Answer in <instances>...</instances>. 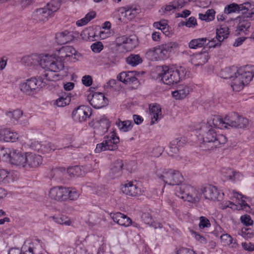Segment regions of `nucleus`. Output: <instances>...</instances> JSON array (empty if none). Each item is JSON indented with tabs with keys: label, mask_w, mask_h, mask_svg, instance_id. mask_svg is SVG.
Returning a JSON list of instances; mask_svg holds the SVG:
<instances>
[{
	"label": "nucleus",
	"mask_w": 254,
	"mask_h": 254,
	"mask_svg": "<svg viewBox=\"0 0 254 254\" xmlns=\"http://www.w3.org/2000/svg\"><path fill=\"white\" fill-rule=\"evenodd\" d=\"M199 138L202 141L200 147L203 150H211L219 147L227 142L226 137L222 134H217L213 128L208 126L206 124L201 123L200 125Z\"/></svg>",
	"instance_id": "f257e3e1"
},
{
	"label": "nucleus",
	"mask_w": 254,
	"mask_h": 254,
	"mask_svg": "<svg viewBox=\"0 0 254 254\" xmlns=\"http://www.w3.org/2000/svg\"><path fill=\"white\" fill-rule=\"evenodd\" d=\"M158 76L166 84L172 85L179 82L187 74V70L180 66L176 68L168 66H158L156 67Z\"/></svg>",
	"instance_id": "f03ea898"
},
{
	"label": "nucleus",
	"mask_w": 254,
	"mask_h": 254,
	"mask_svg": "<svg viewBox=\"0 0 254 254\" xmlns=\"http://www.w3.org/2000/svg\"><path fill=\"white\" fill-rule=\"evenodd\" d=\"M254 76V65H246L239 68L231 79V86L233 91L239 92L248 84Z\"/></svg>",
	"instance_id": "7ed1b4c3"
},
{
	"label": "nucleus",
	"mask_w": 254,
	"mask_h": 254,
	"mask_svg": "<svg viewBox=\"0 0 254 254\" xmlns=\"http://www.w3.org/2000/svg\"><path fill=\"white\" fill-rule=\"evenodd\" d=\"M178 44L175 42H168L149 49L146 52V57L152 61H163L167 59L171 53L176 49Z\"/></svg>",
	"instance_id": "20e7f679"
},
{
	"label": "nucleus",
	"mask_w": 254,
	"mask_h": 254,
	"mask_svg": "<svg viewBox=\"0 0 254 254\" xmlns=\"http://www.w3.org/2000/svg\"><path fill=\"white\" fill-rule=\"evenodd\" d=\"M175 193L178 197L192 203L199 202L202 197L201 189L187 184L177 187Z\"/></svg>",
	"instance_id": "39448f33"
},
{
	"label": "nucleus",
	"mask_w": 254,
	"mask_h": 254,
	"mask_svg": "<svg viewBox=\"0 0 254 254\" xmlns=\"http://www.w3.org/2000/svg\"><path fill=\"white\" fill-rule=\"evenodd\" d=\"M156 176L160 181L171 186L179 185L184 180L182 175L179 171L172 169H157Z\"/></svg>",
	"instance_id": "423d86ee"
},
{
	"label": "nucleus",
	"mask_w": 254,
	"mask_h": 254,
	"mask_svg": "<svg viewBox=\"0 0 254 254\" xmlns=\"http://www.w3.org/2000/svg\"><path fill=\"white\" fill-rule=\"evenodd\" d=\"M225 193L231 200L228 201L223 205V208L229 207L233 210H244L246 211L250 210V206L244 199L245 196L234 190H228Z\"/></svg>",
	"instance_id": "0eeeda50"
},
{
	"label": "nucleus",
	"mask_w": 254,
	"mask_h": 254,
	"mask_svg": "<svg viewBox=\"0 0 254 254\" xmlns=\"http://www.w3.org/2000/svg\"><path fill=\"white\" fill-rule=\"evenodd\" d=\"M51 73H44L42 76L37 78L33 77L26 80L20 84L21 90L27 94H30L31 91L37 89L39 87H42L46 84V81H52L53 78L49 76Z\"/></svg>",
	"instance_id": "6e6552de"
},
{
	"label": "nucleus",
	"mask_w": 254,
	"mask_h": 254,
	"mask_svg": "<svg viewBox=\"0 0 254 254\" xmlns=\"http://www.w3.org/2000/svg\"><path fill=\"white\" fill-rule=\"evenodd\" d=\"M62 59L58 58L53 57L48 55H43L41 61L40 66L43 68L48 69L49 71L45 73H51L49 74L50 77L55 80L53 76L52 72L59 71L64 68V64Z\"/></svg>",
	"instance_id": "1a4fd4ad"
},
{
	"label": "nucleus",
	"mask_w": 254,
	"mask_h": 254,
	"mask_svg": "<svg viewBox=\"0 0 254 254\" xmlns=\"http://www.w3.org/2000/svg\"><path fill=\"white\" fill-rule=\"evenodd\" d=\"M120 140L114 132L104 136L103 141L96 145L95 153H100L106 150L113 151L118 148Z\"/></svg>",
	"instance_id": "9d476101"
},
{
	"label": "nucleus",
	"mask_w": 254,
	"mask_h": 254,
	"mask_svg": "<svg viewBox=\"0 0 254 254\" xmlns=\"http://www.w3.org/2000/svg\"><path fill=\"white\" fill-rule=\"evenodd\" d=\"M242 11L247 17H252L254 13V7L251 5L250 2H245L241 4L232 3L227 5L224 10L225 14H229L232 13Z\"/></svg>",
	"instance_id": "9b49d317"
},
{
	"label": "nucleus",
	"mask_w": 254,
	"mask_h": 254,
	"mask_svg": "<svg viewBox=\"0 0 254 254\" xmlns=\"http://www.w3.org/2000/svg\"><path fill=\"white\" fill-rule=\"evenodd\" d=\"M122 192L130 196H136L141 195L144 192L143 188L140 183L136 181H130L121 187Z\"/></svg>",
	"instance_id": "f8f14e48"
},
{
	"label": "nucleus",
	"mask_w": 254,
	"mask_h": 254,
	"mask_svg": "<svg viewBox=\"0 0 254 254\" xmlns=\"http://www.w3.org/2000/svg\"><path fill=\"white\" fill-rule=\"evenodd\" d=\"M88 100L90 105L95 109L102 108L108 104V100L104 94L101 92H95L88 96Z\"/></svg>",
	"instance_id": "ddd939ff"
},
{
	"label": "nucleus",
	"mask_w": 254,
	"mask_h": 254,
	"mask_svg": "<svg viewBox=\"0 0 254 254\" xmlns=\"http://www.w3.org/2000/svg\"><path fill=\"white\" fill-rule=\"evenodd\" d=\"M91 115V110L88 106L81 105L75 108L72 112V118L76 122H82Z\"/></svg>",
	"instance_id": "4468645a"
},
{
	"label": "nucleus",
	"mask_w": 254,
	"mask_h": 254,
	"mask_svg": "<svg viewBox=\"0 0 254 254\" xmlns=\"http://www.w3.org/2000/svg\"><path fill=\"white\" fill-rule=\"evenodd\" d=\"M30 148L37 152L42 153H49L57 149V146L48 141L38 142L34 141L31 142Z\"/></svg>",
	"instance_id": "2eb2a0df"
},
{
	"label": "nucleus",
	"mask_w": 254,
	"mask_h": 254,
	"mask_svg": "<svg viewBox=\"0 0 254 254\" xmlns=\"http://www.w3.org/2000/svg\"><path fill=\"white\" fill-rule=\"evenodd\" d=\"M201 193L206 199L210 200H219L222 198L218 189L211 185H208L202 188Z\"/></svg>",
	"instance_id": "dca6fc26"
},
{
	"label": "nucleus",
	"mask_w": 254,
	"mask_h": 254,
	"mask_svg": "<svg viewBox=\"0 0 254 254\" xmlns=\"http://www.w3.org/2000/svg\"><path fill=\"white\" fill-rule=\"evenodd\" d=\"M227 121L229 126L237 128H245L249 124L247 119L239 116L237 113L229 116V119Z\"/></svg>",
	"instance_id": "f3484780"
},
{
	"label": "nucleus",
	"mask_w": 254,
	"mask_h": 254,
	"mask_svg": "<svg viewBox=\"0 0 254 254\" xmlns=\"http://www.w3.org/2000/svg\"><path fill=\"white\" fill-rule=\"evenodd\" d=\"M79 57V54L71 46L63 47L59 51V58L63 61H68L72 58L77 60Z\"/></svg>",
	"instance_id": "a211bd4d"
},
{
	"label": "nucleus",
	"mask_w": 254,
	"mask_h": 254,
	"mask_svg": "<svg viewBox=\"0 0 254 254\" xmlns=\"http://www.w3.org/2000/svg\"><path fill=\"white\" fill-rule=\"evenodd\" d=\"M229 119V116L225 117L224 119H223L219 116H212L208 120L207 123H205L208 126L213 128V127L215 128L220 129H223L227 128L228 124H227V120Z\"/></svg>",
	"instance_id": "6ab92c4d"
},
{
	"label": "nucleus",
	"mask_w": 254,
	"mask_h": 254,
	"mask_svg": "<svg viewBox=\"0 0 254 254\" xmlns=\"http://www.w3.org/2000/svg\"><path fill=\"white\" fill-rule=\"evenodd\" d=\"M27 157V153L12 149L10 161L12 164L24 168Z\"/></svg>",
	"instance_id": "aec40b11"
},
{
	"label": "nucleus",
	"mask_w": 254,
	"mask_h": 254,
	"mask_svg": "<svg viewBox=\"0 0 254 254\" xmlns=\"http://www.w3.org/2000/svg\"><path fill=\"white\" fill-rule=\"evenodd\" d=\"M65 187H54L52 188L49 191L48 196L51 199L57 201L65 200Z\"/></svg>",
	"instance_id": "412c9836"
},
{
	"label": "nucleus",
	"mask_w": 254,
	"mask_h": 254,
	"mask_svg": "<svg viewBox=\"0 0 254 254\" xmlns=\"http://www.w3.org/2000/svg\"><path fill=\"white\" fill-rule=\"evenodd\" d=\"M26 159L24 168L26 169L36 168L42 163V156L32 153H27Z\"/></svg>",
	"instance_id": "4be33fe9"
},
{
	"label": "nucleus",
	"mask_w": 254,
	"mask_h": 254,
	"mask_svg": "<svg viewBox=\"0 0 254 254\" xmlns=\"http://www.w3.org/2000/svg\"><path fill=\"white\" fill-rule=\"evenodd\" d=\"M17 179V174L12 171L0 169V184L7 185L13 183Z\"/></svg>",
	"instance_id": "5701e85b"
},
{
	"label": "nucleus",
	"mask_w": 254,
	"mask_h": 254,
	"mask_svg": "<svg viewBox=\"0 0 254 254\" xmlns=\"http://www.w3.org/2000/svg\"><path fill=\"white\" fill-rule=\"evenodd\" d=\"M110 216L115 222L123 226L128 227L132 223L130 218L121 212L111 213Z\"/></svg>",
	"instance_id": "b1692460"
},
{
	"label": "nucleus",
	"mask_w": 254,
	"mask_h": 254,
	"mask_svg": "<svg viewBox=\"0 0 254 254\" xmlns=\"http://www.w3.org/2000/svg\"><path fill=\"white\" fill-rule=\"evenodd\" d=\"M192 89L190 85H180L176 90L172 92V95L176 100L183 99L188 96Z\"/></svg>",
	"instance_id": "393cba45"
},
{
	"label": "nucleus",
	"mask_w": 254,
	"mask_h": 254,
	"mask_svg": "<svg viewBox=\"0 0 254 254\" xmlns=\"http://www.w3.org/2000/svg\"><path fill=\"white\" fill-rule=\"evenodd\" d=\"M51 16L48 9L44 7L35 10L33 13L32 18L37 22H45Z\"/></svg>",
	"instance_id": "a878e982"
},
{
	"label": "nucleus",
	"mask_w": 254,
	"mask_h": 254,
	"mask_svg": "<svg viewBox=\"0 0 254 254\" xmlns=\"http://www.w3.org/2000/svg\"><path fill=\"white\" fill-rule=\"evenodd\" d=\"M18 138L17 133L12 131L9 128L0 129V141L4 142H15Z\"/></svg>",
	"instance_id": "bb28decb"
},
{
	"label": "nucleus",
	"mask_w": 254,
	"mask_h": 254,
	"mask_svg": "<svg viewBox=\"0 0 254 254\" xmlns=\"http://www.w3.org/2000/svg\"><path fill=\"white\" fill-rule=\"evenodd\" d=\"M149 115L151 118V125H153L162 118L161 108L159 105L155 104L149 107Z\"/></svg>",
	"instance_id": "cd10ccee"
},
{
	"label": "nucleus",
	"mask_w": 254,
	"mask_h": 254,
	"mask_svg": "<svg viewBox=\"0 0 254 254\" xmlns=\"http://www.w3.org/2000/svg\"><path fill=\"white\" fill-rule=\"evenodd\" d=\"M136 75V72L135 71H123L118 75L117 78L120 81L127 84L137 80Z\"/></svg>",
	"instance_id": "c85d7f7f"
},
{
	"label": "nucleus",
	"mask_w": 254,
	"mask_h": 254,
	"mask_svg": "<svg viewBox=\"0 0 254 254\" xmlns=\"http://www.w3.org/2000/svg\"><path fill=\"white\" fill-rule=\"evenodd\" d=\"M74 38L72 32L67 30L57 33L56 34V41L60 45L65 44L69 42L72 41Z\"/></svg>",
	"instance_id": "c756f323"
},
{
	"label": "nucleus",
	"mask_w": 254,
	"mask_h": 254,
	"mask_svg": "<svg viewBox=\"0 0 254 254\" xmlns=\"http://www.w3.org/2000/svg\"><path fill=\"white\" fill-rule=\"evenodd\" d=\"M43 55H38L37 54H32L24 56L21 62L23 64L27 66H34L37 64L40 65L41 61Z\"/></svg>",
	"instance_id": "7c9ffc66"
},
{
	"label": "nucleus",
	"mask_w": 254,
	"mask_h": 254,
	"mask_svg": "<svg viewBox=\"0 0 254 254\" xmlns=\"http://www.w3.org/2000/svg\"><path fill=\"white\" fill-rule=\"evenodd\" d=\"M185 4L184 0H174L165 6L164 12L167 14L174 13L177 9L182 8Z\"/></svg>",
	"instance_id": "2f4dec72"
},
{
	"label": "nucleus",
	"mask_w": 254,
	"mask_h": 254,
	"mask_svg": "<svg viewBox=\"0 0 254 254\" xmlns=\"http://www.w3.org/2000/svg\"><path fill=\"white\" fill-rule=\"evenodd\" d=\"M186 143L185 138L182 137H179L172 140L169 145L170 152L174 154L178 153L180 148L183 147Z\"/></svg>",
	"instance_id": "473e14b6"
},
{
	"label": "nucleus",
	"mask_w": 254,
	"mask_h": 254,
	"mask_svg": "<svg viewBox=\"0 0 254 254\" xmlns=\"http://www.w3.org/2000/svg\"><path fill=\"white\" fill-rule=\"evenodd\" d=\"M209 59L208 54L206 52L199 53L194 56L191 59V62L196 67L205 64Z\"/></svg>",
	"instance_id": "72a5a7b5"
},
{
	"label": "nucleus",
	"mask_w": 254,
	"mask_h": 254,
	"mask_svg": "<svg viewBox=\"0 0 254 254\" xmlns=\"http://www.w3.org/2000/svg\"><path fill=\"white\" fill-rule=\"evenodd\" d=\"M221 243L223 245L228 246L233 249H238L239 247L236 240H234L228 234H223L220 237Z\"/></svg>",
	"instance_id": "f704fd0d"
},
{
	"label": "nucleus",
	"mask_w": 254,
	"mask_h": 254,
	"mask_svg": "<svg viewBox=\"0 0 254 254\" xmlns=\"http://www.w3.org/2000/svg\"><path fill=\"white\" fill-rule=\"evenodd\" d=\"M244 16L239 17V21L237 25V30L239 33L241 32L245 33L250 28L251 26V23L246 18L245 14Z\"/></svg>",
	"instance_id": "c9c22d12"
},
{
	"label": "nucleus",
	"mask_w": 254,
	"mask_h": 254,
	"mask_svg": "<svg viewBox=\"0 0 254 254\" xmlns=\"http://www.w3.org/2000/svg\"><path fill=\"white\" fill-rule=\"evenodd\" d=\"M239 69L237 67L233 66L226 67L221 70L220 73V76L224 79H232L238 71Z\"/></svg>",
	"instance_id": "e433bc0d"
},
{
	"label": "nucleus",
	"mask_w": 254,
	"mask_h": 254,
	"mask_svg": "<svg viewBox=\"0 0 254 254\" xmlns=\"http://www.w3.org/2000/svg\"><path fill=\"white\" fill-rule=\"evenodd\" d=\"M116 125L122 132L129 131L132 129L133 127L132 123L129 120L122 121L119 120L116 122Z\"/></svg>",
	"instance_id": "4c0bfd02"
},
{
	"label": "nucleus",
	"mask_w": 254,
	"mask_h": 254,
	"mask_svg": "<svg viewBox=\"0 0 254 254\" xmlns=\"http://www.w3.org/2000/svg\"><path fill=\"white\" fill-rule=\"evenodd\" d=\"M216 39L219 41H223L229 34V28L227 26H220L216 29Z\"/></svg>",
	"instance_id": "58836bf2"
},
{
	"label": "nucleus",
	"mask_w": 254,
	"mask_h": 254,
	"mask_svg": "<svg viewBox=\"0 0 254 254\" xmlns=\"http://www.w3.org/2000/svg\"><path fill=\"white\" fill-rule=\"evenodd\" d=\"M23 112L19 109L7 111L5 113L6 116L9 118L12 123H15L22 117Z\"/></svg>",
	"instance_id": "ea45409f"
},
{
	"label": "nucleus",
	"mask_w": 254,
	"mask_h": 254,
	"mask_svg": "<svg viewBox=\"0 0 254 254\" xmlns=\"http://www.w3.org/2000/svg\"><path fill=\"white\" fill-rule=\"evenodd\" d=\"M110 127V122L107 119H101L96 129L97 133L102 135L108 131Z\"/></svg>",
	"instance_id": "a19ab883"
},
{
	"label": "nucleus",
	"mask_w": 254,
	"mask_h": 254,
	"mask_svg": "<svg viewBox=\"0 0 254 254\" xmlns=\"http://www.w3.org/2000/svg\"><path fill=\"white\" fill-rule=\"evenodd\" d=\"M238 234L245 239L248 240L254 237V230L247 226H244L238 231Z\"/></svg>",
	"instance_id": "79ce46f5"
},
{
	"label": "nucleus",
	"mask_w": 254,
	"mask_h": 254,
	"mask_svg": "<svg viewBox=\"0 0 254 254\" xmlns=\"http://www.w3.org/2000/svg\"><path fill=\"white\" fill-rule=\"evenodd\" d=\"M65 200L67 199L70 200H76L77 199L80 195V192L77 190L73 188H65Z\"/></svg>",
	"instance_id": "37998d69"
},
{
	"label": "nucleus",
	"mask_w": 254,
	"mask_h": 254,
	"mask_svg": "<svg viewBox=\"0 0 254 254\" xmlns=\"http://www.w3.org/2000/svg\"><path fill=\"white\" fill-rule=\"evenodd\" d=\"M52 218L55 222L60 225H64L66 226H70L71 224V221L70 219L64 215H60L58 216H51Z\"/></svg>",
	"instance_id": "c03bdc74"
},
{
	"label": "nucleus",
	"mask_w": 254,
	"mask_h": 254,
	"mask_svg": "<svg viewBox=\"0 0 254 254\" xmlns=\"http://www.w3.org/2000/svg\"><path fill=\"white\" fill-rule=\"evenodd\" d=\"M125 11L121 12L123 16L128 20H131L138 13L139 10L136 7H125Z\"/></svg>",
	"instance_id": "a18cd8bd"
},
{
	"label": "nucleus",
	"mask_w": 254,
	"mask_h": 254,
	"mask_svg": "<svg viewBox=\"0 0 254 254\" xmlns=\"http://www.w3.org/2000/svg\"><path fill=\"white\" fill-rule=\"evenodd\" d=\"M207 40L206 38L192 39L190 42L189 47L190 48L193 49L201 48L206 43Z\"/></svg>",
	"instance_id": "49530a36"
},
{
	"label": "nucleus",
	"mask_w": 254,
	"mask_h": 254,
	"mask_svg": "<svg viewBox=\"0 0 254 254\" xmlns=\"http://www.w3.org/2000/svg\"><path fill=\"white\" fill-rule=\"evenodd\" d=\"M128 64L135 66L142 62V60L139 55L131 54L126 59Z\"/></svg>",
	"instance_id": "de8ad7c7"
},
{
	"label": "nucleus",
	"mask_w": 254,
	"mask_h": 254,
	"mask_svg": "<svg viewBox=\"0 0 254 254\" xmlns=\"http://www.w3.org/2000/svg\"><path fill=\"white\" fill-rule=\"evenodd\" d=\"M82 169H83V166H72L67 169V172L70 175L73 176H83L85 174V171Z\"/></svg>",
	"instance_id": "09e8293b"
},
{
	"label": "nucleus",
	"mask_w": 254,
	"mask_h": 254,
	"mask_svg": "<svg viewBox=\"0 0 254 254\" xmlns=\"http://www.w3.org/2000/svg\"><path fill=\"white\" fill-rule=\"evenodd\" d=\"M215 12L214 9H208L204 14L199 13L198 14L199 19L205 21H211L214 19Z\"/></svg>",
	"instance_id": "8fccbe9b"
},
{
	"label": "nucleus",
	"mask_w": 254,
	"mask_h": 254,
	"mask_svg": "<svg viewBox=\"0 0 254 254\" xmlns=\"http://www.w3.org/2000/svg\"><path fill=\"white\" fill-rule=\"evenodd\" d=\"M96 16L94 11H91L86 14L84 17L76 21V25L78 26H82L87 24L90 20L93 19Z\"/></svg>",
	"instance_id": "3c124183"
},
{
	"label": "nucleus",
	"mask_w": 254,
	"mask_h": 254,
	"mask_svg": "<svg viewBox=\"0 0 254 254\" xmlns=\"http://www.w3.org/2000/svg\"><path fill=\"white\" fill-rule=\"evenodd\" d=\"M12 150L9 148H0V160L2 161H10Z\"/></svg>",
	"instance_id": "603ef678"
},
{
	"label": "nucleus",
	"mask_w": 254,
	"mask_h": 254,
	"mask_svg": "<svg viewBox=\"0 0 254 254\" xmlns=\"http://www.w3.org/2000/svg\"><path fill=\"white\" fill-rule=\"evenodd\" d=\"M70 97L68 95H63L56 100L55 104L58 107H63L69 104L70 102Z\"/></svg>",
	"instance_id": "864d4df0"
},
{
	"label": "nucleus",
	"mask_w": 254,
	"mask_h": 254,
	"mask_svg": "<svg viewBox=\"0 0 254 254\" xmlns=\"http://www.w3.org/2000/svg\"><path fill=\"white\" fill-rule=\"evenodd\" d=\"M61 5L60 2L57 0H52L48 3L46 7V8L48 9L49 13L51 15L59 9Z\"/></svg>",
	"instance_id": "5fc2aeb1"
},
{
	"label": "nucleus",
	"mask_w": 254,
	"mask_h": 254,
	"mask_svg": "<svg viewBox=\"0 0 254 254\" xmlns=\"http://www.w3.org/2000/svg\"><path fill=\"white\" fill-rule=\"evenodd\" d=\"M136 45V41L135 38L127 37L125 46H124V48L127 51H130L134 49Z\"/></svg>",
	"instance_id": "6e6d98bb"
},
{
	"label": "nucleus",
	"mask_w": 254,
	"mask_h": 254,
	"mask_svg": "<svg viewBox=\"0 0 254 254\" xmlns=\"http://www.w3.org/2000/svg\"><path fill=\"white\" fill-rule=\"evenodd\" d=\"M222 176L227 180H233L234 175V171L229 168H223L221 170Z\"/></svg>",
	"instance_id": "4d7b16f0"
},
{
	"label": "nucleus",
	"mask_w": 254,
	"mask_h": 254,
	"mask_svg": "<svg viewBox=\"0 0 254 254\" xmlns=\"http://www.w3.org/2000/svg\"><path fill=\"white\" fill-rule=\"evenodd\" d=\"M211 226L209 220L204 216H200L199 217V227L201 229L205 228H209Z\"/></svg>",
	"instance_id": "13d9d810"
},
{
	"label": "nucleus",
	"mask_w": 254,
	"mask_h": 254,
	"mask_svg": "<svg viewBox=\"0 0 254 254\" xmlns=\"http://www.w3.org/2000/svg\"><path fill=\"white\" fill-rule=\"evenodd\" d=\"M123 167L122 160H117L114 164V166L111 169V171L114 172L115 169H117V176H120L122 173V169Z\"/></svg>",
	"instance_id": "bf43d9fd"
},
{
	"label": "nucleus",
	"mask_w": 254,
	"mask_h": 254,
	"mask_svg": "<svg viewBox=\"0 0 254 254\" xmlns=\"http://www.w3.org/2000/svg\"><path fill=\"white\" fill-rule=\"evenodd\" d=\"M92 51L96 53H100L103 49V45L101 42H96L91 45Z\"/></svg>",
	"instance_id": "052dcab7"
},
{
	"label": "nucleus",
	"mask_w": 254,
	"mask_h": 254,
	"mask_svg": "<svg viewBox=\"0 0 254 254\" xmlns=\"http://www.w3.org/2000/svg\"><path fill=\"white\" fill-rule=\"evenodd\" d=\"M153 26L154 28L162 30H166L167 29V26H168V24L166 20H161L159 22H155Z\"/></svg>",
	"instance_id": "680f3d73"
},
{
	"label": "nucleus",
	"mask_w": 254,
	"mask_h": 254,
	"mask_svg": "<svg viewBox=\"0 0 254 254\" xmlns=\"http://www.w3.org/2000/svg\"><path fill=\"white\" fill-rule=\"evenodd\" d=\"M141 218L142 221L148 225L152 224V222L153 221L151 215L147 212L143 213L141 216Z\"/></svg>",
	"instance_id": "e2e57ef3"
},
{
	"label": "nucleus",
	"mask_w": 254,
	"mask_h": 254,
	"mask_svg": "<svg viewBox=\"0 0 254 254\" xmlns=\"http://www.w3.org/2000/svg\"><path fill=\"white\" fill-rule=\"evenodd\" d=\"M240 220L241 222L247 227L252 225L253 224V221L252 220L250 216L248 215L242 216L240 218Z\"/></svg>",
	"instance_id": "0e129e2a"
},
{
	"label": "nucleus",
	"mask_w": 254,
	"mask_h": 254,
	"mask_svg": "<svg viewBox=\"0 0 254 254\" xmlns=\"http://www.w3.org/2000/svg\"><path fill=\"white\" fill-rule=\"evenodd\" d=\"M183 25H186L189 28H194L197 25L196 19L194 17H190L188 21L184 22Z\"/></svg>",
	"instance_id": "69168bd1"
},
{
	"label": "nucleus",
	"mask_w": 254,
	"mask_h": 254,
	"mask_svg": "<svg viewBox=\"0 0 254 254\" xmlns=\"http://www.w3.org/2000/svg\"><path fill=\"white\" fill-rule=\"evenodd\" d=\"M221 41H219L216 37L209 40L207 44L209 48H216L221 46Z\"/></svg>",
	"instance_id": "338daca9"
},
{
	"label": "nucleus",
	"mask_w": 254,
	"mask_h": 254,
	"mask_svg": "<svg viewBox=\"0 0 254 254\" xmlns=\"http://www.w3.org/2000/svg\"><path fill=\"white\" fill-rule=\"evenodd\" d=\"M242 247L244 250L249 252L254 251V244L252 243L243 242Z\"/></svg>",
	"instance_id": "774afa93"
}]
</instances>
